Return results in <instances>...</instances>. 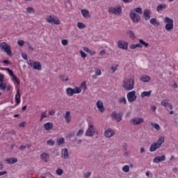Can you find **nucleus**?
<instances>
[{
    "mask_svg": "<svg viewBox=\"0 0 178 178\" xmlns=\"http://www.w3.org/2000/svg\"><path fill=\"white\" fill-rule=\"evenodd\" d=\"M81 13L83 17H86V19L90 17V11L88 10L83 9L81 10Z\"/></svg>",
    "mask_w": 178,
    "mask_h": 178,
    "instance_id": "obj_20",
    "label": "nucleus"
},
{
    "mask_svg": "<svg viewBox=\"0 0 178 178\" xmlns=\"http://www.w3.org/2000/svg\"><path fill=\"white\" fill-rule=\"evenodd\" d=\"M0 90H6V83L3 82H0Z\"/></svg>",
    "mask_w": 178,
    "mask_h": 178,
    "instance_id": "obj_44",
    "label": "nucleus"
},
{
    "mask_svg": "<svg viewBox=\"0 0 178 178\" xmlns=\"http://www.w3.org/2000/svg\"><path fill=\"white\" fill-rule=\"evenodd\" d=\"M54 19L55 18L52 17V15H49L47 18V23H51L52 24Z\"/></svg>",
    "mask_w": 178,
    "mask_h": 178,
    "instance_id": "obj_40",
    "label": "nucleus"
},
{
    "mask_svg": "<svg viewBox=\"0 0 178 178\" xmlns=\"http://www.w3.org/2000/svg\"><path fill=\"white\" fill-rule=\"evenodd\" d=\"M133 12L138 13V15H143V8L138 7L134 9Z\"/></svg>",
    "mask_w": 178,
    "mask_h": 178,
    "instance_id": "obj_33",
    "label": "nucleus"
},
{
    "mask_svg": "<svg viewBox=\"0 0 178 178\" xmlns=\"http://www.w3.org/2000/svg\"><path fill=\"white\" fill-rule=\"evenodd\" d=\"M118 45L121 49L126 50V49H127V48L129 47V43L127 42H124L123 40H119Z\"/></svg>",
    "mask_w": 178,
    "mask_h": 178,
    "instance_id": "obj_11",
    "label": "nucleus"
},
{
    "mask_svg": "<svg viewBox=\"0 0 178 178\" xmlns=\"http://www.w3.org/2000/svg\"><path fill=\"white\" fill-rule=\"evenodd\" d=\"M80 54H81V58H83V59H86V58H87V54L86 53H84V51H83L82 50L80 51Z\"/></svg>",
    "mask_w": 178,
    "mask_h": 178,
    "instance_id": "obj_53",
    "label": "nucleus"
},
{
    "mask_svg": "<svg viewBox=\"0 0 178 178\" xmlns=\"http://www.w3.org/2000/svg\"><path fill=\"white\" fill-rule=\"evenodd\" d=\"M122 170L123 172H125V173L129 172L130 171V166H129L128 165H124L122 168Z\"/></svg>",
    "mask_w": 178,
    "mask_h": 178,
    "instance_id": "obj_41",
    "label": "nucleus"
},
{
    "mask_svg": "<svg viewBox=\"0 0 178 178\" xmlns=\"http://www.w3.org/2000/svg\"><path fill=\"white\" fill-rule=\"evenodd\" d=\"M95 74L97 76H101L102 74L101 70H96Z\"/></svg>",
    "mask_w": 178,
    "mask_h": 178,
    "instance_id": "obj_59",
    "label": "nucleus"
},
{
    "mask_svg": "<svg viewBox=\"0 0 178 178\" xmlns=\"http://www.w3.org/2000/svg\"><path fill=\"white\" fill-rule=\"evenodd\" d=\"M108 13L111 15H120L122 13V8L120 7H111L108 8Z\"/></svg>",
    "mask_w": 178,
    "mask_h": 178,
    "instance_id": "obj_6",
    "label": "nucleus"
},
{
    "mask_svg": "<svg viewBox=\"0 0 178 178\" xmlns=\"http://www.w3.org/2000/svg\"><path fill=\"white\" fill-rule=\"evenodd\" d=\"M56 143L58 144V145H62L63 144L65 143V138H60L59 139H57Z\"/></svg>",
    "mask_w": 178,
    "mask_h": 178,
    "instance_id": "obj_37",
    "label": "nucleus"
},
{
    "mask_svg": "<svg viewBox=\"0 0 178 178\" xmlns=\"http://www.w3.org/2000/svg\"><path fill=\"white\" fill-rule=\"evenodd\" d=\"M13 80L15 81V83H17V86H19V84H20V81H19V80L17 79V77H16V76H13Z\"/></svg>",
    "mask_w": 178,
    "mask_h": 178,
    "instance_id": "obj_49",
    "label": "nucleus"
},
{
    "mask_svg": "<svg viewBox=\"0 0 178 178\" xmlns=\"http://www.w3.org/2000/svg\"><path fill=\"white\" fill-rule=\"evenodd\" d=\"M115 136V131L111 128L107 129L104 132V136L107 138H111V137H113Z\"/></svg>",
    "mask_w": 178,
    "mask_h": 178,
    "instance_id": "obj_9",
    "label": "nucleus"
},
{
    "mask_svg": "<svg viewBox=\"0 0 178 178\" xmlns=\"http://www.w3.org/2000/svg\"><path fill=\"white\" fill-rule=\"evenodd\" d=\"M83 134H84V129H80L76 134V136L79 137V136H83Z\"/></svg>",
    "mask_w": 178,
    "mask_h": 178,
    "instance_id": "obj_52",
    "label": "nucleus"
},
{
    "mask_svg": "<svg viewBox=\"0 0 178 178\" xmlns=\"http://www.w3.org/2000/svg\"><path fill=\"white\" fill-rule=\"evenodd\" d=\"M165 108H168V109H173V105H172V104L170 103H168V104H167Z\"/></svg>",
    "mask_w": 178,
    "mask_h": 178,
    "instance_id": "obj_58",
    "label": "nucleus"
},
{
    "mask_svg": "<svg viewBox=\"0 0 178 178\" xmlns=\"http://www.w3.org/2000/svg\"><path fill=\"white\" fill-rule=\"evenodd\" d=\"M66 92H67V95H68V97H73V95H74L73 88H67L66 89Z\"/></svg>",
    "mask_w": 178,
    "mask_h": 178,
    "instance_id": "obj_28",
    "label": "nucleus"
},
{
    "mask_svg": "<svg viewBox=\"0 0 178 178\" xmlns=\"http://www.w3.org/2000/svg\"><path fill=\"white\" fill-rule=\"evenodd\" d=\"M163 143H165V137L163 136H159V140L157 141V143H156L159 147H161L162 144H163Z\"/></svg>",
    "mask_w": 178,
    "mask_h": 178,
    "instance_id": "obj_23",
    "label": "nucleus"
},
{
    "mask_svg": "<svg viewBox=\"0 0 178 178\" xmlns=\"http://www.w3.org/2000/svg\"><path fill=\"white\" fill-rule=\"evenodd\" d=\"M6 161L7 163H9V164L16 163L18 161L17 158H10V159H7Z\"/></svg>",
    "mask_w": 178,
    "mask_h": 178,
    "instance_id": "obj_25",
    "label": "nucleus"
},
{
    "mask_svg": "<svg viewBox=\"0 0 178 178\" xmlns=\"http://www.w3.org/2000/svg\"><path fill=\"white\" fill-rule=\"evenodd\" d=\"M5 168L3 165V161H0V170H2Z\"/></svg>",
    "mask_w": 178,
    "mask_h": 178,
    "instance_id": "obj_63",
    "label": "nucleus"
},
{
    "mask_svg": "<svg viewBox=\"0 0 178 178\" xmlns=\"http://www.w3.org/2000/svg\"><path fill=\"white\" fill-rule=\"evenodd\" d=\"M163 161H166V156L163 155L161 156H156L154 159L153 163H159V162H163Z\"/></svg>",
    "mask_w": 178,
    "mask_h": 178,
    "instance_id": "obj_12",
    "label": "nucleus"
},
{
    "mask_svg": "<svg viewBox=\"0 0 178 178\" xmlns=\"http://www.w3.org/2000/svg\"><path fill=\"white\" fill-rule=\"evenodd\" d=\"M164 23H165L166 31H172L173 30V20L169 17H165L164 19Z\"/></svg>",
    "mask_w": 178,
    "mask_h": 178,
    "instance_id": "obj_3",
    "label": "nucleus"
},
{
    "mask_svg": "<svg viewBox=\"0 0 178 178\" xmlns=\"http://www.w3.org/2000/svg\"><path fill=\"white\" fill-rule=\"evenodd\" d=\"M149 23L154 26V27H159V25L161 24V23L156 20V18H152L149 20Z\"/></svg>",
    "mask_w": 178,
    "mask_h": 178,
    "instance_id": "obj_19",
    "label": "nucleus"
},
{
    "mask_svg": "<svg viewBox=\"0 0 178 178\" xmlns=\"http://www.w3.org/2000/svg\"><path fill=\"white\" fill-rule=\"evenodd\" d=\"M61 43L63 44V45H67V40H63L61 41Z\"/></svg>",
    "mask_w": 178,
    "mask_h": 178,
    "instance_id": "obj_64",
    "label": "nucleus"
},
{
    "mask_svg": "<svg viewBox=\"0 0 178 178\" xmlns=\"http://www.w3.org/2000/svg\"><path fill=\"white\" fill-rule=\"evenodd\" d=\"M15 102L17 105L20 104V90L19 89L17 90V93L15 95Z\"/></svg>",
    "mask_w": 178,
    "mask_h": 178,
    "instance_id": "obj_22",
    "label": "nucleus"
},
{
    "mask_svg": "<svg viewBox=\"0 0 178 178\" xmlns=\"http://www.w3.org/2000/svg\"><path fill=\"white\" fill-rule=\"evenodd\" d=\"M136 48H143V45L140 44V43H138L136 44H131L130 46V49H136Z\"/></svg>",
    "mask_w": 178,
    "mask_h": 178,
    "instance_id": "obj_34",
    "label": "nucleus"
},
{
    "mask_svg": "<svg viewBox=\"0 0 178 178\" xmlns=\"http://www.w3.org/2000/svg\"><path fill=\"white\" fill-rule=\"evenodd\" d=\"M144 119L142 118H135L131 120V123L134 124V126H136L138 124H141V123H143Z\"/></svg>",
    "mask_w": 178,
    "mask_h": 178,
    "instance_id": "obj_10",
    "label": "nucleus"
},
{
    "mask_svg": "<svg viewBox=\"0 0 178 178\" xmlns=\"http://www.w3.org/2000/svg\"><path fill=\"white\" fill-rule=\"evenodd\" d=\"M127 99L129 102H133V101H136L137 99V96L136 95V91L132 90L127 95Z\"/></svg>",
    "mask_w": 178,
    "mask_h": 178,
    "instance_id": "obj_7",
    "label": "nucleus"
},
{
    "mask_svg": "<svg viewBox=\"0 0 178 178\" xmlns=\"http://www.w3.org/2000/svg\"><path fill=\"white\" fill-rule=\"evenodd\" d=\"M166 8V4L161 3L159 4L156 10L157 12H161V10H163Z\"/></svg>",
    "mask_w": 178,
    "mask_h": 178,
    "instance_id": "obj_29",
    "label": "nucleus"
},
{
    "mask_svg": "<svg viewBox=\"0 0 178 178\" xmlns=\"http://www.w3.org/2000/svg\"><path fill=\"white\" fill-rule=\"evenodd\" d=\"M169 104V102H168V100L164 99L161 102V105L162 106H165L166 108V106Z\"/></svg>",
    "mask_w": 178,
    "mask_h": 178,
    "instance_id": "obj_47",
    "label": "nucleus"
},
{
    "mask_svg": "<svg viewBox=\"0 0 178 178\" xmlns=\"http://www.w3.org/2000/svg\"><path fill=\"white\" fill-rule=\"evenodd\" d=\"M47 145H50V147H52L55 145V141L53 140H47Z\"/></svg>",
    "mask_w": 178,
    "mask_h": 178,
    "instance_id": "obj_42",
    "label": "nucleus"
},
{
    "mask_svg": "<svg viewBox=\"0 0 178 178\" xmlns=\"http://www.w3.org/2000/svg\"><path fill=\"white\" fill-rule=\"evenodd\" d=\"M90 176H91V172H88L85 174L84 177L88 178V177H90Z\"/></svg>",
    "mask_w": 178,
    "mask_h": 178,
    "instance_id": "obj_60",
    "label": "nucleus"
},
{
    "mask_svg": "<svg viewBox=\"0 0 178 178\" xmlns=\"http://www.w3.org/2000/svg\"><path fill=\"white\" fill-rule=\"evenodd\" d=\"M67 137L68 138H72V137H74V131L69 132Z\"/></svg>",
    "mask_w": 178,
    "mask_h": 178,
    "instance_id": "obj_51",
    "label": "nucleus"
},
{
    "mask_svg": "<svg viewBox=\"0 0 178 178\" xmlns=\"http://www.w3.org/2000/svg\"><path fill=\"white\" fill-rule=\"evenodd\" d=\"M85 134L88 137H92V136L95 134V129L94 128V123L92 122L88 123V129H87Z\"/></svg>",
    "mask_w": 178,
    "mask_h": 178,
    "instance_id": "obj_4",
    "label": "nucleus"
},
{
    "mask_svg": "<svg viewBox=\"0 0 178 178\" xmlns=\"http://www.w3.org/2000/svg\"><path fill=\"white\" fill-rule=\"evenodd\" d=\"M77 27L79 28L80 29H82L86 28V25L84 24V23L79 22L77 24Z\"/></svg>",
    "mask_w": 178,
    "mask_h": 178,
    "instance_id": "obj_45",
    "label": "nucleus"
},
{
    "mask_svg": "<svg viewBox=\"0 0 178 178\" xmlns=\"http://www.w3.org/2000/svg\"><path fill=\"white\" fill-rule=\"evenodd\" d=\"M40 158L43 161V162H48L49 159V154L48 153H42L40 154Z\"/></svg>",
    "mask_w": 178,
    "mask_h": 178,
    "instance_id": "obj_17",
    "label": "nucleus"
},
{
    "mask_svg": "<svg viewBox=\"0 0 178 178\" xmlns=\"http://www.w3.org/2000/svg\"><path fill=\"white\" fill-rule=\"evenodd\" d=\"M96 106L100 112H104L105 111V108L104 107V103H102V101L98 100L96 103Z\"/></svg>",
    "mask_w": 178,
    "mask_h": 178,
    "instance_id": "obj_13",
    "label": "nucleus"
},
{
    "mask_svg": "<svg viewBox=\"0 0 178 178\" xmlns=\"http://www.w3.org/2000/svg\"><path fill=\"white\" fill-rule=\"evenodd\" d=\"M32 67L35 70H42V66L40 62H33Z\"/></svg>",
    "mask_w": 178,
    "mask_h": 178,
    "instance_id": "obj_16",
    "label": "nucleus"
},
{
    "mask_svg": "<svg viewBox=\"0 0 178 178\" xmlns=\"http://www.w3.org/2000/svg\"><path fill=\"white\" fill-rule=\"evenodd\" d=\"M22 58H24V60H27L28 58H27V54L22 53Z\"/></svg>",
    "mask_w": 178,
    "mask_h": 178,
    "instance_id": "obj_62",
    "label": "nucleus"
},
{
    "mask_svg": "<svg viewBox=\"0 0 178 178\" xmlns=\"http://www.w3.org/2000/svg\"><path fill=\"white\" fill-rule=\"evenodd\" d=\"M143 16H144L145 20H149V19H151V10H145L143 11Z\"/></svg>",
    "mask_w": 178,
    "mask_h": 178,
    "instance_id": "obj_15",
    "label": "nucleus"
},
{
    "mask_svg": "<svg viewBox=\"0 0 178 178\" xmlns=\"http://www.w3.org/2000/svg\"><path fill=\"white\" fill-rule=\"evenodd\" d=\"M118 70V65H113L110 69V73H115Z\"/></svg>",
    "mask_w": 178,
    "mask_h": 178,
    "instance_id": "obj_38",
    "label": "nucleus"
},
{
    "mask_svg": "<svg viewBox=\"0 0 178 178\" xmlns=\"http://www.w3.org/2000/svg\"><path fill=\"white\" fill-rule=\"evenodd\" d=\"M81 88H83L84 90H87V84L86 82H83L81 84Z\"/></svg>",
    "mask_w": 178,
    "mask_h": 178,
    "instance_id": "obj_54",
    "label": "nucleus"
},
{
    "mask_svg": "<svg viewBox=\"0 0 178 178\" xmlns=\"http://www.w3.org/2000/svg\"><path fill=\"white\" fill-rule=\"evenodd\" d=\"M130 17L134 23H138L140 22V15L134 13V11H131Z\"/></svg>",
    "mask_w": 178,
    "mask_h": 178,
    "instance_id": "obj_8",
    "label": "nucleus"
},
{
    "mask_svg": "<svg viewBox=\"0 0 178 178\" xmlns=\"http://www.w3.org/2000/svg\"><path fill=\"white\" fill-rule=\"evenodd\" d=\"M6 70H7L8 74H10V76L11 77H13V76H15V74H13V70H11L9 69V68H6Z\"/></svg>",
    "mask_w": 178,
    "mask_h": 178,
    "instance_id": "obj_50",
    "label": "nucleus"
},
{
    "mask_svg": "<svg viewBox=\"0 0 178 178\" xmlns=\"http://www.w3.org/2000/svg\"><path fill=\"white\" fill-rule=\"evenodd\" d=\"M44 127L45 130H51L54 127V124L51 122H47L44 124Z\"/></svg>",
    "mask_w": 178,
    "mask_h": 178,
    "instance_id": "obj_26",
    "label": "nucleus"
},
{
    "mask_svg": "<svg viewBox=\"0 0 178 178\" xmlns=\"http://www.w3.org/2000/svg\"><path fill=\"white\" fill-rule=\"evenodd\" d=\"M61 158L63 159H69V150L65 148L61 151Z\"/></svg>",
    "mask_w": 178,
    "mask_h": 178,
    "instance_id": "obj_14",
    "label": "nucleus"
},
{
    "mask_svg": "<svg viewBox=\"0 0 178 178\" xmlns=\"http://www.w3.org/2000/svg\"><path fill=\"white\" fill-rule=\"evenodd\" d=\"M123 115L122 113H118L116 111H113L111 114V119L119 123L122 120Z\"/></svg>",
    "mask_w": 178,
    "mask_h": 178,
    "instance_id": "obj_5",
    "label": "nucleus"
},
{
    "mask_svg": "<svg viewBox=\"0 0 178 178\" xmlns=\"http://www.w3.org/2000/svg\"><path fill=\"white\" fill-rule=\"evenodd\" d=\"M0 48L3 52H6L8 56H12V50H10V46L8 43L3 42L0 44Z\"/></svg>",
    "mask_w": 178,
    "mask_h": 178,
    "instance_id": "obj_2",
    "label": "nucleus"
},
{
    "mask_svg": "<svg viewBox=\"0 0 178 178\" xmlns=\"http://www.w3.org/2000/svg\"><path fill=\"white\" fill-rule=\"evenodd\" d=\"M27 13H29L31 15H34L35 13V11L34 10V8L33 7H29L26 8Z\"/></svg>",
    "mask_w": 178,
    "mask_h": 178,
    "instance_id": "obj_35",
    "label": "nucleus"
},
{
    "mask_svg": "<svg viewBox=\"0 0 178 178\" xmlns=\"http://www.w3.org/2000/svg\"><path fill=\"white\" fill-rule=\"evenodd\" d=\"M127 34L131 40H134L136 38V35L133 31H128Z\"/></svg>",
    "mask_w": 178,
    "mask_h": 178,
    "instance_id": "obj_30",
    "label": "nucleus"
},
{
    "mask_svg": "<svg viewBox=\"0 0 178 178\" xmlns=\"http://www.w3.org/2000/svg\"><path fill=\"white\" fill-rule=\"evenodd\" d=\"M159 148H161L160 146H159L156 143H154L150 145L149 151L150 152H155Z\"/></svg>",
    "mask_w": 178,
    "mask_h": 178,
    "instance_id": "obj_18",
    "label": "nucleus"
},
{
    "mask_svg": "<svg viewBox=\"0 0 178 178\" xmlns=\"http://www.w3.org/2000/svg\"><path fill=\"white\" fill-rule=\"evenodd\" d=\"M122 87H124L127 91L133 90V88H134V80L130 79L124 80Z\"/></svg>",
    "mask_w": 178,
    "mask_h": 178,
    "instance_id": "obj_1",
    "label": "nucleus"
},
{
    "mask_svg": "<svg viewBox=\"0 0 178 178\" xmlns=\"http://www.w3.org/2000/svg\"><path fill=\"white\" fill-rule=\"evenodd\" d=\"M141 81H143L144 83H148L149 80H151V77L148 75H143L140 77Z\"/></svg>",
    "mask_w": 178,
    "mask_h": 178,
    "instance_id": "obj_24",
    "label": "nucleus"
},
{
    "mask_svg": "<svg viewBox=\"0 0 178 178\" xmlns=\"http://www.w3.org/2000/svg\"><path fill=\"white\" fill-rule=\"evenodd\" d=\"M56 175H58V176H62V175H63V170H62L60 168H58L56 170Z\"/></svg>",
    "mask_w": 178,
    "mask_h": 178,
    "instance_id": "obj_43",
    "label": "nucleus"
},
{
    "mask_svg": "<svg viewBox=\"0 0 178 178\" xmlns=\"http://www.w3.org/2000/svg\"><path fill=\"white\" fill-rule=\"evenodd\" d=\"M118 104H124V105H126L127 104V100L126 99V97H121L118 100Z\"/></svg>",
    "mask_w": 178,
    "mask_h": 178,
    "instance_id": "obj_36",
    "label": "nucleus"
},
{
    "mask_svg": "<svg viewBox=\"0 0 178 178\" xmlns=\"http://www.w3.org/2000/svg\"><path fill=\"white\" fill-rule=\"evenodd\" d=\"M152 92V90H149V91H144L141 93V97H149V95H151Z\"/></svg>",
    "mask_w": 178,
    "mask_h": 178,
    "instance_id": "obj_31",
    "label": "nucleus"
},
{
    "mask_svg": "<svg viewBox=\"0 0 178 178\" xmlns=\"http://www.w3.org/2000/svg\"><path fill=\"white\" fill-rule=\"evenodd\" d=\"M52 24H57V26H59V24H60V22L59 21V18H54V19L53 20Z\"/></svg>",
    "mask_w": 178,
    "mask_h": 178,
    "instance_id": "obj_46",
    "label": "nucleus"
},
{
    "mask_svg": "<svg viewBox=\"0 0 178 178\" xmlns=\"http://www.w3.org/2000/svg\"><path fill=\"white\" fill-rule=\"evenodd\" d=\"M139 44L142 45V48L143 47H145V48H148V47H149V44L145 42L143 39L139 40Z\"/></svg>",
    "mask_w": 178,
    "mask_h": 178,
    "instance_id": "obj_27",
    "label": "nucleus"
},
{
    "mask_svg": "<svg viewBox=\"0 0 178 178\" xmlns=\"http://www.w3.org/2000/svg\"><path fill=\"white\" fill-rule=\"evenodd\" d=\"M17 44H18V45H19L20 47H23V45H24V41H23V40H18V41H17Z\"/></svg>",
    "mask_w": 178,
    "mask_h": 178,
    "instance_id": "obj_56",
    "label": "nucleus"
},
{
    "mask_svg": "<svg viewBox=\"0 0 178 178\" xmlns=\"http://www.w3.org/2000/svg\"><path fill=\"white\" fill-rule=\"evenodd\" d=\"M46 118H48V116L47 115V111H42L41 113L40 122H42V120H44V119H45Z\"/></svg>",
    "mask_w": 178,
    "mask_h": 178,
    "instance_id": "obj_32",
    "label": "nucleus"
},
{
    "mask_svg": "<svg viewBox=\"0 0 178 178\" xmlns=\"http://www.w3.org/2000/svg\"><path fill=\"white\" fill-rule=\"evenodd\" d=\"M27 63H28V65H29V66L33 67V65L34 64V62H33L32 60H29L27 61Z\"/></svg>",
    "mask_w": 178,
    "mask_h": 178,
    "instance_id": "obj_61",
    "label": "nucleus"
},
{
    "mask_svg": "<svg viewBox=\"0 0 178 178\" xmlns=\"http://www.w3.org/2000/svg\"><path fill=\"white\" fill-rule=\"evenodd\" d=\"M84 52H88V54H91V50L88 47H83Z\"/></svg>",
    "mask_w": 178,
    "mask_h": 178,
    "instance_id": "obj_57",
    "label": "nucleus"
},
{
    "mask_svg": "<svg viewBox=\"0 0 178 178\" xmlns=\"http://www.w3.org/2000/svg\"><path fill=\"white\" fill-rule=\"evenodd\" d=\"M65 120L66 123H70L72 122V117L70 116V111H66L65 115Z\"/></svg>",
    "mask_w": 178,
    "mask_h": 178,
    "instance_id": "obj_21",
    "label": "nucleus"
},
{
    "mask_svg": "<svg viewBox=\"0 0 178 178\" xmlns=\"http://www.w3.org/2000/svg\"><path fill=\"white\" fill-rule=\"evenodd\" d=\"M154 127L155 129H156L157 131L161 130V127L159 126V124H154Z\"/></svg>",
    "mask_w": 178,
    "mask_h": 178,
    "instance_id": "obj_55",
    "label": "nucleus"
},
{
    "mask_svg": "<svg viewBox=\"0 0 178 178\" xmlns=\"http://www.w3.org/2000/svg\"><path fill=\"white\" fill-rule=\"evenodd\" d=\"M60 77L62 81H69V78L66 77L65 75H61Z\"/></svg>",
    "mask_w": 178,
    "mask_h": 178,
    "instance_id": "obj_48",
    "label": "nucleus"
},
{
    "mask_svg": "<svg viewBox=\"0 0 178 178\" xmlns=\"http://www.w3.org/2000/svg\"><path fill=\"white\" fill-rule=\"evenodd\" d=\"M73 92L74 94H80L81 92V88L76 87L73 89Z\"/></svg>",
    "mask_w": 178,
    "mask_h": 178,
    "instance_id": "obj_39",
    "label": "nucleus"
}]
</instances>
